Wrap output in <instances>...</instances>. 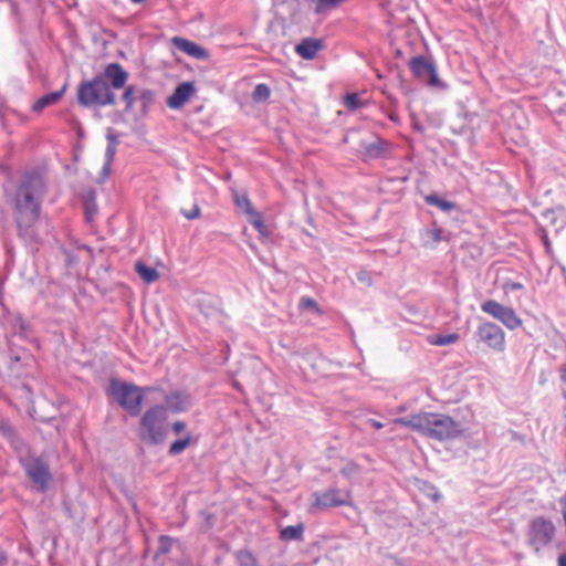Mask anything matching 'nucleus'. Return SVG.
Masks as SVG:
<instances>
[{
	"mask_svg": "<svg viewBox=\"0 0 566 566\" xmlns=\"http://www.w3.org/2000/svg\"><path fill=\"white\" fill-rule=\"evenodd\" d=\"M558 566H566V554H562L558 557Z\"/></svg>",
	"mask_w": 566,
	"mask_h": 566,
	"instance_id": "obj_47",
	"label": "nucleus"
},
{
	"mask_svg": "<svg viewBox=\"0 0 566 566\" xmlns=\"http://www.w3.org/2000/svg\"><path fill=\"white\" fill-rule=\"evenodd\" d=\"M545 219H549L553 223L555 222L554 211L547 212Z\"/></svg>",
	"mask_w": 566,
	"mask_h": 566,
	"instance_id": "obj_48",
	"label": "nucleus"
},
{
	"mask_svg": "<svg viewBox=\"0 0 566 566\" xmlns=\"http://www.w3.org/2000/svg\"><path fill=\"white\" fill-rule=\"evenodd\" d=\"M19 463L38 492L45 493L50 489L54 479L46 457L29 451L27 455L19 457Z\"/></svg>",
	"mask_w": 566,
	"mask_h": 566,
	"instance_id": "obj_6",
	"label": "nucleus"
},
{
	"mask_svg": "<svg viewBox=\"0 0 566 566\" xmlns=\"http://www.w3.org/2000/svg\"><path fill=\"white\" fill-rule=\"evenodd\" d=\"M201 312L206 315V316H209L210 313L209 312H205L203 310H201Z\"/></svg>",
	"mask_w": 566,
	"mask_h": 566,
	"instance_id": "obj_56",
	"label": "nucleus"
},
{
	"mask_svg": "<svg viewBox=\"0 0 566 566\" xmlns=\"http://www.w3.org/2000/svg\"><path fill=\"white\" fill-rule=\"evenodd\" d=\"M248 221L252 224L261 237L266 238L270 234L268 226L264 223L263 216L258 210L253 211L248 217Z\"/></svg>",
	"mask_w": 566,
	"mask_h": 566,
	"instance_id": "obj_27",
	"label": "nucleus"
},
{
	"mask_svg": "<svg viewBox=\"0 0 566 566\" xmlns=\"http://www.w3.org/2000/svg\"><path fill=\"white\" fill-rule=\"evenodd\" d=\"M42 202L43 199L15 189L13 212L19 237H33V227L40 219Z\"/></svg>",
	"mask_w": 566,
	"mask_h": 566,
	"instance_id": "obj_3",
	"label": "nucleus"
},
{
	"mask_svg": "<svg viewBox=\"0 0 566 566\" xmlns=\"http://www.w3.org/2000/svg\"><path fill=\"white\" fill-rule=\"evenodd\" d=\"M168 412L164 405L148 408L139 420L138 437L147 446H159L168 436Z\"/></svg>",
	"mask_w": 566,
	"mask_h": 566,
	"instance_id": "obj_4",
	"label": "nucleus"
},
{
	"mask_svg": "<svg viewBox=\"0 0 566 566\" xmlns=\"http://www.w3.org/2000/svg\"><path fill=\"white\" fill-rule=\"evenodd\" d=\"M439 497H440V495H439L438 493H436V494L433 495V499H434L436 501H437V500H439Z\"/></svg>",
	"mask_w": 566,
	"mask_h": 566,
	"instance_id": "obj_54",
	"label": "nucleus"
},
{
	"mask_svg": "<svg viewBox=\"0 0 566 566\" xmlns=\"http://www.w3.org/2000/svg\"><path fill=\"white\" fill-rule=\"evenodd\" d=\"M316 3L315 12L325 13L338 8L345 0H313Z\"/></svg>",
	"mask_w": 566,
	"mask_h": 566,
	"instance_id": "obj_30",
	"label": "nucleus"
},
{
	"mask_svg": "<svg viewBox=\"0 0 566 566\" xmlns=\"http://www.w3.org/2000/svg\"><path fill=\"white\" fill-rule=\"evenodd\" d=\"M83 208L87 221H92L97 213L96 192L93 188L86 189L82 195Z\"/></svg>",
	"mask_w": 566,
	"mask_h": 566,
	"instance_id": "obj_20",
	"label": "nucleus"
},
{
	"mask_svg": "<svg viewBox=\"0 0 566 566\" xmlns=\"http://www.w3.org/2000/svg\"><path fill=\"white\" fill-rule=\"evenodd\" d=\"M197 88L192 82H181L179 83L174 93L167 98L166 103L171 109L181 108L195 93Z\"/></svg>",
	"mask_w": 566,
	"mask_h": 566,
	"instance_id": "obj_13",
	"label": "nucleus"
},
{
	"mask_svg": "<svg viewBox=\"0 0 566 566\" xmlns=\"http://www.w3.org/2000/svg\"><path fill=\"white\" fill-rule=\"evenodd\" d=\"M322 39L305 38L295 46V52L304 60H313L324 49Z\"/></svg>",
	"mask_w": 566,
	"mask_h": 566,
	"instance_id": "obj_18",
	"label": "nucleus"
},
{
	"mask_svg": "<svg viewBox=\"0 0 566 566\" xmlns=\"http://www.w3.org/2000/svg\"><path fill=\"white\" fill-rule=\"evenodd\" d=\"M560 378L566 384V366L562 369Z\"/></svg>",
	"mask_w": 566,
	"mask_h": 566,
	"instance_id": "obj_49",
	"label": "nucleus"
},
{
	"mask_svg": "<svg viewBox=\"0 0 566 566\" xmlns=\"http://www.w3.org/2000/svg\"><path fill=\"white\" fill-rule=\"evenodd\" d=\"M314 506L319 509H329L336 506L347 505L349 502L340 496V492L337 489H329L323 493H315Z\"/></svg>",
	"mask_w": 566,
	"mask_h": 566,
	"instance_id": "obj_14",
	"label": "nucleus"
},
{
	"mask_svg": "<svg viewBox=\"0 0 566 566\" xmlns=\"http://www.w3.org/2000/svg\"><path fill=\"white\" fill-rule=\"evenodd\" d=\"M9 564V557L8 554L0 548V566H8Z\"/></svg>",
	"mask_w": 566,
	"mask_h": 566,
	"instance_id": "obj_45",
	"label": "nucleus"
},
{
	"mask_svg": "<svg viewBox=\"0 0 566 566\" xmlns=\"http://www.w3.org/2000/svg\"><path fill=\"white\" fill-rule=\"evenodd\" d=\"M479 342L484 343L489 348L503 352L505 349V334L495 323L484 322L476 328Z\"/></svg>",
	"mask_w": 566,
	"mask_h": 566,
	"instance_id": "obj_12",
	"label": "nucleus"
},
{
	"mask_svg": "<svg viewBox=\"0 0 566 566\" xmlns=\"http://www.w3.org/2000/svg\"><path fill=\"white\" fill-rule=\"evenodd\" d=\"M343 104L348 111H356L364 106V102L357 93H347L343 98Z\"/></svg>",
	"mask_w": 566,
	"mask_h": 566,
	"instance_id": "obj_32",
	"label": "nucleus"
},
{
	"mask_svg": "<svg viewBox=\"0 0 566 566\" xmlns=\"http://www.w3.org/2000/svg\"><path fill=\"white\" fill-rule=\"evenodd\" d=\"M15 189L44 199L48 191L45 174L39 169H30L24 171L21 175Z\"/></svg>",
	"mask_w": 566,
	"mask_h": 566,
	"instance_id": "obj_10",
	"label": "nucleus"
},
{
	"mask_svg": "<svg viewBox=\"0 0 566 566\" xmlns=\"http://www.w3.org/2000/svg\"><path fill=\"white\" fill-rule=\"evenodd\" d=\"M369 424L374 428V429H381L384 428V423L378 421V420H375V419H369L368 420Z\"/></svg>",
	"mask_w": 566,
	"mask_h": 566,
	"instance_id": "obj_46",
	"label": "nucleus"
},
{
	"mask_svg": "<svg viewBox=\"0 0 566 566\" xmlns=\"http://www.w3.org/2000/svg\"><path fill=\"white\" fill-rule=\"evenodd\" d=\"M544 242H545V245H546V247H548V245H549V242H548V240H547V238H546V237L544 238Z\"/></svg>",
	"mask_w": 566,
	"mask_h": 566,
	"instance_id": "obj_53",
	"label": "nucleus"
},
{
	"mask_svg": "<svg viewBox=\"0 0 566 566\" xmlns=\"http://www.w3.org/2000/svg\"><path fill=\"white\" fill-rule=\"evenodd\" d=\"M270 87L264 83H260L254 87V91L252 93V99L255 103H261L268 101L270 98Z\"/></svg>",
	"mask_w": 566,
	"mask_h": 566,
	"instance_id": "obj_31",
	"label": "nucleus"
},
{
	"mask_svg": "<svg viewBox=\"0 0 566 566\" xmlns=\"http://www.w3.org/2000/svg\"><path fill=\"white\" fill-rule=\"evenodd\" d=\"M396 54H397L398 56H401V55H402L401 50H399V49H398V50L396 51Z\"/></svg>",
	"mask_w": 566,
	"mask_h": 566,
	"instance_id": "obj_52",
	"label": "nucleus"
},
{
	"mask_svg": "<svg viewBox=\"0 0 566 566\" xmlns=\"http://www.w3.org/2000/svg\"><path fill=\"white\" fill-rule=\"evenodd\" d=\"M239 566H261L250 549H239L234 553Z\"/></svg>",
	"mask_w": 566,
	"mask_h": 566,
	"instance_id": "obj_28",
	"label": "nucleus"
},
{
	"mask_svg": "<svg viewBox=\"0 0 566 566\" xmlns=\"http://www.w3.org/2000/svg\"><path fill=\"white\" fill-rule=\"evenodd\" d=\"M174 539L168 535H160L158 538V548L156 556L166 555L171 551Z\"/></svg>",
	"mask_w": 566,
	"mask_h": 566,
	"instance_id": "obj_33",
	"label": "nucleus"
},
{
	"mask_svg": "<svg viewBox=\"0 0 566 566\" xmlns=\"http://www.w3.org/2000/svg\"><path fill=\"white\" fill-rule=\"evenodd\" d=\"M357 280L367 286H370L373 283L370 274L366 270H361L357 273Z\"/></svg>",
	"mask_w": 566,
	"mask_h": 566,
	"instance_id": "obj_41",
	"label": "nucleus"
},
{
	"mask_svg": "<svg viewBox=\"0 0 566 566\" xmlns=\"http://www.w3.org/2000/svg\"><path fill=\"white\" fill-rule=\"evenodd\" d=\"M106 138H107V148H106V153H105V158H106L105 168H108L114 160L116 149L119 144V139H118V136L115 134V132L112 128H108Z\"/></svg>",
	"mask_w": 566,
	"mask_h": 566,
	"instance_id": "obj_22",
	"label": "nucleus"
},
{
	"mask_svg": "<svg viewBox=\"0 0 566 566\" xmlns=\"http://www.w3.org/2000/svg\"><path fill=\"white\" fill-rule=\"evenodd\" d=\"M133 3H142L144 2L145 0H130Z\"/></svg>",
	"mask_w": 566,
	"mask_h": 566,
	"instance_id": "obj_51",
	"label": "nucleus"
},
{
	"mask_svg": "<svg viewBox=\"0 0 566 566\" xmlns=\"http://www.w3.org/2000/svg\"><path fill=\"white\" fill-rule=\"evenodd\" d=\"M359 472H360V467L352 460H348L340 469L342 475H344L347 479H350V478L357 475Z\"/></svg>",
	"mask_w": 566,
	"mask_h": 566,
	"instance_id": "obj_35",
	"label": "nucleus"
},
{
	"mask_svg": "<svg viewBox=\"0 0 566 566\" xmlns=\"http://www.w3.org/2000/svg\"><path fill=\"white\" fill-rule=\"evenodd\" d=\"M135 270L145 283H153L158 280L159 273L155 268L148 266L144 262H136Z\"/></svg>",
	"mask_w": 566,
	"mask_h": 566,
	"instance_id": "obj_23",
	"label": "nucleus"
},
{
	"mask_svg": "<svg viewBox=\"0 0 566 566\" xmlns=\"http://www.w3.org/2000/svg\"><path fill=\"white\" fill-rule=\"evenodd\" d=\"M523 289V284L522 283H518V282H507L504 284V290L505 291H509V290H522Z\"/></svg>",
	"mask_w": 566,
	"mask_h": 566,
	"instance_id": "obj_44",
	"label": "nucleus"
},
{
	"mask_svg": "<svg viewBox=\"0 0 566 566\" xmlns=\"http://www.w3.org/2000/svg\"><path fill=\"white\" fill-rule=\"evenodd\" d=\"M481 310L495 319H499L511 331H514L522 325V319L516 315L514 308L504 306L494 300L483 302Z\"/></svg>",
	"mask_w": 566,
	"mask_h": 566,
	"instance_id": "obj_11",
	"label": "nucleus"
},
{
	"mask_svg": "<svg viewBox=\"0 0 566 566\" xmlns=\"http://www.w3.org/2000/svg\"><path fill=\"white\" fill-rule=\"evenodd\" d=\"M408 66L416 80L431 87H446L438 76L437 66L432 59L423 55H415L409 59Z\"/></svg>",
	"mask_w": 566,
	"mask_h": 566,
	"instance_id": "obj_8",
	"label": "nucleus"
},
{
	"mask_svg": "<svg viewBox=\"0 0 566 566\" xmlns=\"http://www.w3.org/2000/svg\"><path fill=\"white\" fill-rule=\"evenodd\" d=\"M300 306L305 310H312L314 312H319V306L314 298L311 297H302L300 301Z\"/></svg>",
	"mask_w": 566,
	"mask_h": 566,
	"instance_id": "obj_38",
	"label": "nucleus"
},
{
	"mask_svg": "<svg viewBox=\"0 0 566 566\" xmlns=\"http://www.w3.org/2000/svg\"><path fill=\"white\" fill-rule=\"evenodd\" d=\"M67 85L64 84L60 91L51 92L40 97L33 105L32 111L34 113H41L44 108L56 104L65 94Z\"/></svg>",
	"mask_w": 566,
	"mask_h": 566,
	"instance_id": "obj_19",
	"label": "nucleus"
},
{
	"mask_svg": "<svg viewBox=\"0 0 566 566\" xmlns=\"http://www.w3.org/2000/svg\"><path fill=\"white\" fill-rule=\"evenodd\" d=\"M172 44L184 53L188 54L189 56L196 57L198 60H208L209 53L208 51L200 46L199 44L189 41L187 39L180 38V36H174L172 38Z\"/></svg>",
	"mask_w": 566,
	"mask_h": 566,
	"instance_id": "obj_16",
	"label": "nucleus"
},
{
	"mask_svg": "<svg viewBox=\"0 0 566 566\" xmlns=\"http://www.w3.org/2000/svg\"><path fill=\"white\" fill-rule=\"evenodd\" d=\"M0 434L7 438L9 442L14 446V448L23 444L15 428L10 423L9 420H0Z\"/></svg>",
	"mask_w": 566,
	"mask_h": 566,
	"instance_id": "obj_21",
	"label": "nucleus"
},
{
	"mask_svg": "<svg viewBox=\"0 0 566 566\" xmlns=\"http://www.w3.org/2000/svg\"><path fill=\"white\" fill-rule=\"evenodd\" d=\"M395 422L438 441L457 439L463 433L460 422L438 412L413 413L398 418Z\"/></svg>",
	"mask_w": 566,
	"mask_h": 566,
	"instance_id": "obj_2",
	"label": "nucleus"
},
{
	"mask_svg": "<svg viewBox=\"0 0 566 566\" xmlns=\"http://www.w3.org/2000/svg\"><path fill=\"white\" fill-rule=\"evenodd\" d=\"M397 566H401V563L399 560H396Z\"/></svg>",
	"mask_w": 566,
	"mask_h": 566,
	"instance_id": "obj_57",
	"label": "nucleus"
},
{
	"mask_svg": "<svg viewBox=\"0 0 566 566\" xmlns=\"http://www.w3.org/2000/svg\"><path fill=\"white\" fill-rule=\"evenodd\" d=\"M109 169H111V166L108 168H105V166L103 167V172L104 174H108L109 172Z\"/></svg>",
	"mask_w": 566,
	"mask_h": 566,
	"instance_id": "obj_50",
	"label": "nucleus"
},
{
	"mask_svg": "<svg viewBox=\"0 0 566 566\" xmlns=\"http://www.w3.org/2000/svg\"><path fill=\"white\" fill-rule=\"evenodd\" d=\"M187 428V423L182 420H177L172 423V431L176 433V434H179L180 432H182L185 429Z\"/></svg>",
	"mask_w": 566,
	"mask_h": 566,
	"instance_id": "obj_43",
	"label": "nucleus"
},
{
	"mask_svg": "<svg viewBox=\"0 0 566 566\" xmlns=\"http://www.w3.org/2000/svg\"><path fill=\"white\" fill-rule=\"evenodd\" d=\"M443 230L441 228L427 229L423 238L427 243H439L442 240Z\"/></svg>",
	"mask_w": 566,
	"mask_h": 566,
	"instance_id": "obj_36",
	"label": "nucleus"
},
{
	"mask_svg": "<svg viewBox=\"0 0 566 566\" xmlns=\"http://www.w3.org/2000/svg\"><path fill=\"white\" fill-rule=\"evenodd\" d=\"M459 338V334L450 333L447 335H432L429 337V342L436 346H447L457 343Z\"/></svg>",
	"mask_w": 566,
	"mask_h": 566,
	"instance_id": "obj_29",
	"label": "nucleus"
},
{
	"mask_svg": "<svg viewBox=\"0 0 566 566\" xmlns=\"http://www.w3.org/2000/svg\"><path fill=\"white\" fill-rule=\"evenodd\" d=\"M184 217L188 220H193L200 216V207L195 205L190 211L181 210Z\"/></svg>",
	"mask_w": 566,
	"mask_h": 566,
	"instance_id": "obj_40",
	"label": "nucleus"
},
{
	"mask_svg": "<svg viewBox=\"0 0 566 566\" xmlns=\"http://www.w3.org/2000/svg\"><path fill=\"white\" fill-rule=\"evenodd\" d=\"M200 515L205 520V528L206 530H210V528H212L214 526L216 521H217V516H216L214 513L209 512V511H201Z\"/></svg>",
	"mask_w": 566,
	"mask_h": 566,
	"instance_id": "obj_37",
	"label": "nucleus"
},
{
	"mask_svg": "<svg viewBox=\"0 0 566 566\" xmlns=\"http://www.w3.org/2000/svg\"><path fill=\"white\" fill-rule=\"evenodd\" d=\"M389 118L394 122L397 120V118L394 115H390Z\"/></svg>",
	"mask_w": 566,
	"mask_h": 566,
	"instance_id": "obj_55",
	"label": "nucleus"
},
{
	"mask_svg": "<svg viewBox=\"0 0 566 566\" xmlns=\"http://www.w3.org/2000/svg\"><path fill=\"white\" fill-rule=\"evenodd\" d=\"M304 530L305 527L302 523L289 525L281 531L280 537L283 541H302Z\"/></svg>",
	"mask_w": 566,
	"mask_h": 566,
	"instance_id": "obj_24",
	"label": "nucleus"
},
{
	"mask_svg": "<svg viewBox=\"0 0 566 566\" xmlns=\"http://www.w3.org/2000/svg\"><path fill=\"white\" fill-rule=\"evenodd\" d=\"M235 205L244 211L247 217L255 211L247 195L235 193Z\"/></svg>",
	"mask_w": 566,
	"mask_h": 566,
	"instance_id": "obj_34",
	"label": "nucleus"
},
{
	"mask_svg": "<svg viewBox=\"0 0 566 566\" xmlns=\"http://www.w3.org/2000/svg\"><path fill=\"white\" fill-rule=\"evenodd\" d=\"M153 390L151 387H139L133 382L111 379L108 395L132 417H137L142 411L146 392Z\"/></svg>",
	"mask_w": 566,
	"mask_h": 566,
	"instance_id": "obj_5",
	"label": "nucleus"
},
{
	"mask_svg": "<svg viewBox=\"0 0 566 566\" xmlns=\"http://www.w3.org/2000/svg\"><path fill=\"white\" fill-rule=\"evenodd\" d=\"M191 401V396L182 390H176L165 396V408L175 413L186 411Z\"/></svg>",
	"mask_w": 566,
	"mask_h": 566,
	"instance_id": "obj_15",
	"label": "nucleus"
},
{
	"mask_svg": "<svg viewBox=\"0 0 566 566\" xmlns=\"http://www.w3.org/2000/svg\"><path fill=\"white\" fill-rule=\"evenodd\" d=\"M424 201H426L427 205L436 206V207H438L441 210L447 211V212L457 209V203H454L452 201H449V200H446L443 198H440L436 193H431V195L426 196Z\"/></svg>",
	"mask_w": 566,
	"mask_h": 566,
	"instance_id": "obj_26",
	"label": "nucleus"
},
{
	"mask_svg": "<svg viewBox=\"0 0 566 566\" xmlns=\"http://www.w3.org/2000/svg\"><path fill=\"white\" fill-rule=\"evenodd\" d=\"M365 157L368 159L385 158L390 149V143L379 136L370 143L361 142Z\"/></svg>",
	"mask_w": 566,
	"mask_h": 566,
	"instance_id": "obj_17",
	"label": "nucleus"
},
{
	"mask_svg": "<svg viewBox=\"0 0 566 566\" xmlns=\"http://www.w3.org/2000/svg\"><path fill=\"white\" fill-rule=\"evenodd\" d=\"M122 98L125 102L126 113L132 112L133 105L138 102L139 111L137 117L145 118L156 103V93L149 88L136 90L134 85H129L125 88Z\"/></svg>",
	"mask_w": 566,
	"mask_h": 566,
	"instance_id": "obj_9",
	"label": "nucleus"
},
{
	"mask_svg": "<svg viewBox=\"0 0 566 566\" xmlns=\"http://www.w3.org/2000/svg\"><path fill=\"white\" fill-rule=\"evenodd\" d=\"M555 533L556 527L551 520L545 516H536L528 523L527 543L536 553H539L543 547L553 542Z\"/></svg>",
	"mask_w": 566,
	"mask_h": 566,
	"instance_id": "obj_7",
	"label": "nucleus"
},
{
	"mask_svg": "<svg viewBox=\"0 0 566 566\" xmlns=\"http://www.w3.org/2000/svg\"><path fill=\"white\" fill-rule=\"evenodd\" d=\"M10 350V364H9V368L12 370V371H19L18 370V365L22 361L23 357H21L20 355L15 354L14 350L12 348L9 349Z\"/></svg>",
	"mask_w": 566,
	"mask_h": 566,
	"instance_id": "obj_39",
	"label": "nucleus"
},
{
	"mask_svg": "<svg viewBox=\"0 0 566 566\" xmlns=\"http://www.w3.org/2000/svg\"><path fill=\"white\" fill-rule=\"evenodd\" d=\"M127 78L128 73L119 63L107 64L103 73L78 84L76 93L78 105L83 107L115 105L114 90L123 88Z\"/></svg>",
	"mask_w": 566,
	"mask_h": 566,
	"instance_id": "obj_1",
	"label": "nucleus"
},
{
	"mask_svg": "<svg viewBox=\"0 0 566 566\" xmlns=\"http://www.w3.org/2000/svg\"><path fill=\"white\" fill-rule=\"evenodd\" d=\"M193 441V436L191 433H188L185 438L178 439L170 444L168 449V454L170 457H177L181 454Z\"/></svg>",
	"mask_w": 566,
	"mask_h": 566,
	"instance_id": "obj_25",
	"label": "nucleus"
},
{
	"mask_svg": "<svg viewBox=\"0 0 566 566\" xmlns=\"http://www.w3.org/2000/svg\"><path fill=\"white\" fill-rule=\"evenodd\" d=\"M14 328L17 329L15 333L20 334L21 336H27L28 325L23 319L19 318L14 325Z\"/></svg>",
	"mask_w": 566,
	"mask_h": 566,
	"instance_id": "obj_42",
	"label": "nucleus"
}]
</instances>
